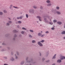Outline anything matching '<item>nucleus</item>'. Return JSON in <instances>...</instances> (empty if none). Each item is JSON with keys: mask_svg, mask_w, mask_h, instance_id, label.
I'll return each instance as SVG.
<instances>
[{"mask_svg": "<svg viewBox=\"0 0 65 65\" xmlns=\"http://www.w3.org/2000/svg\"><path fill=\"white\" fill-rule=\"evenodd\" d=\"M44 42V40H42L40 42H38V44L40 46H43V45L41 43V42L43 43V42Z\"/></svg>", "mask_w": 65, "mask_h": 65, "instance_id": "nucleus-1", "label": "nucleus"}, {"mask_svg": "<svg viewBox=\"0 0 65 65\" xmlns=\"http://www.w3.org/2000/svg\"><path fill=\"white\" fill-rule=\"evenodd\" d=\"M29 12L30 13H34V10L33 9H30L29 10Z\"/></svg>", "mask_w": 65, "mask_h": 65, "instance_id": "nucleus-2", "label": "nucleus"}, {"mask_svg": "<svg viewBox=\"0 0 65 65\" xmlns=\"http://www.w3.org/2000/svg\"><path fill=\"white\" fill-rule=\"evenodd\" d=\"M37 18L39 19V21H42V20H41V19H41V17H40V16H38L37 17Z\"/></svg>", "mask_w": 65, "mask_h": 65, "instance_id": "nucleus-3", "label": "nucleus"}, {"mask_svg": "<svg viewBox=\"0 0 65 65\" xmlns=\"http://www.w3.org/2000/svg\"><path fill=\"white\" fill-rule=\"evenodd\" d=\"M62 60L61 59H58L57 60V62L59 63H60L61 62H62Z\"/></svg>", "mask_w": 65, "mask_h": 65, "instance_id": "nucleus-4", "label": "nucleus"}, {"mask_svg": "<svg viewBox=\"0 0 65 65\" xmlns=\"http://www.w3.org/2000/svg\"><path fill=\"white\" fill-rule=\"evenodd\" d=\"M60 59L61 60H64V59H65V56H62V58H60Z\"/></svg>", "mask_w": 65, "mask_h": 65, "instance_id": "nucleus-5", "label": "nucleus"}, {"mask_svg": "<svg viewBox=\"0 0 65 65\" xmlns=\"http://www.w3.org/2000/svg\"><path fill=\"white\" fill-rule=\"evenodd\" d=\"M42 35V34L40 32H39L38 34V36H41Z\"/></svg>", "mask_w": 65, "mask_h": 65, "instance_id": "nucleus-6", "label": "nucleus"}, {"mask_svg": "<svg viewBox=\"0 0 65 65\" xmlns=\"http://www.w3.org/2000/svg\"><path fill=\"white\" fill-rule=\"evenodd\" d=\"M56 13L58 14H61V13L59 11H57L56 12Z\"/></svg>", "mask_w": 65, "mask_h": 65, "instance_id": "nucleus-7", "label": "nucleus"}, {"mask_svg": "<svg viewBox=\"0 0 65 65\" xmlns=\"http://www.w3.org/2000/svg\"><path fill=\"white\" fill-rule=\"evenodd\" d=\"M57 23L58 24H59V25H61V24H62V22L60 21L57 22Z\"/></svg>", "mask_w": 65, "mask_h": 65, "instance_id": "nucleus-8", "label": "nucleus"}, {"mask_svg": "<svg viewBox=\"0 0 65 65\" xmlns=\"http://www.w3.org/2000/svg\"><path fill=\"white\" fill-rule=\"evenodd\" d=\"M56 55H57L56 54H55L54 55V56H53V57L52 58V59H55L56 58Z\"/></svg>", "mask_w": 65, "mask_h": 65, "instance_id": "nucleus-9", "label": "nucleus"}, {"mask_svg": "<svg viewBox=\"0 0 65 65\" xmlns=\"http://www.w3.org/2000/svg\"><path fill=\"white\" fill-rule=\"evenodd\" d=\"M13 32H14V33H17L18 32V31H17L16 30H13Z\"/></svg>", "mask_w": 65, "mask_h": 65, "instance_id": "nucleus-10", "label": "nucleus"}, {"mask_svg": "<svg viewBox=\"0 0 65 65\" xmlns=\"http://www.w3.org/2000/svg\"><path fill=\"white\" fill-rule=\"evenodd\" d=\"M10 60H11L12 61H13L14 60V59L13 57H12L10 59Z\"/></svg>", "mask_w": 65, "mask_h": 65, "instance_id": "nucleus-11", "label": "nucleus"}, {"mask_svg": "<svg viewBox=\"0 0 65 65\" xmlns=\"http://www.w3.org/2000/svg\"><path fill=\"white\" fill-rule=\"evenodd\" d=\"M22 30H27V29L26 28L24 27H22Z\"/></svg>", "mask_w": 65, "mask_h": 65, "instance_id": "nucleus-12", "label": "nucleus"}, {"mask_svg": "<svg viewBox=\"0 0 65 65\" xmlns=\"http://www.w3.org/2000/svg\"><path fill=\"white\" fill-rule=\"evenodd\" d=\"M14 38H13V40H15V38L16 37H17V35H16L15 34V35L14 36Z\"/></svg>", "mask_w": 65, "mask_h": 65, "instance_id": "nucleus-13", "label": "nucleus"}, {"mask_svg": "<svg viewBox=\"0 0 65 65\" xmlns=\"http://www.w3.org/2000/svg\"><path fill=\"white\" fill-rule=\"evenodd\" d=\"M46 2H47V3H50L51 2V1L49 0H47L46 1Z\"/></svg>", "mask_w": 65, "mask_h": 65, "instance_id": "nucleus-14", "label": "nucleus"}, {"mask_svg": "<svg viewBox=\"0 0 65 65\" xmlns=\"http://www.w3.org/2000/svg\"><path fill=\"white\" fill-rule=\"evenodd\" d=\"M56 8L57 10H59L60 9V7L59 6H57L56 7Z\"/></svg>", "mask_w": 65, "mask_h": 65, "instance_id": "nucleus-15", "label": "nucleus"}, {"mask_svg": "<svg viewBox=\"0 0 65 65\" xmlns=\"http://www.w3.org/2000/svg\"><path fill=\"white\" fill-rule=\"evenodd\" d=\"M51 5H52V4H51V3H49V4H48L47 5V6H51Z\"/></svg>", "mask_w": 65, "mask_h": 65, "instance_id": "nucleus-16", "label": "nucleus"}, {"mask_svg": "<svg viewBox=\"0 0 65 65\" xmlns=\"http://www.w3.org/2000/svg\"><path fill=\"white\" fill-rule=\"evenodd\" d=\"M44 20L45 22H46V23H47V22H48V21H47V20H46V19L44 18Z\"/></svg>", "mask_w": 65, "mask_h": 65, "instance_id": "nucleus-17", "label": "nucleus"}, {"mask_svg": "<svg viewBox=\"0 0 65 65\" xmlns=\"http://www.w3.org/2000/svg\"><path fill=\"white\" fill-rule=\"evenodd\" d=\"M62 34H65V31H63L61 33Z\"/></svg>", "mask_w": 65, "mask_h": 65, "instance_id": "nucleus-18", "label": "nucleus"}, {"mask_svg": "<svg viewBox=\"0 0 65 65\" xmlns=\"http://www.w3.org/2000/svg\"><path fill=\"white\" fill-rule=\"evenodd\" d=\"M21 34H24V33H25V32L23 31H21Z\"/></svg>", "mask_w": 65, "mask_h": 65, "instance_id": "nucleus-19", "label": "nucleus"}, {"mask_svg": "<svg viewBox=\"0 0 65 65\" xmlns=\"http://www.w3.org/2000/svg\"><path fill=\"white\" fill-rule=\"evenodd\" d=\"M53 22L54 23H56L57 22V20H53Z\"/></svg>", "mask_w": 65, "mask_h": 65, "instance_id": "nucleus-20", "label": "nucleus"}, {"mask_svg": "<svg viewBox=\"0 0 65 65\" xmlns=\"http://www.w3.org/2000/svg\"><path fill=\"white\" fill-rule=\"evenodd\" d=\"M29 31L30 32H31V33H33L34 32V31L33 30H29Z\"/></svg>", "mask_w": 65, "mask_h": 65, "instance_id": "nucleus-21", "label": "nucleus"}, {"mask_svg": "<svg viewBox=\"0 0 65 65\" xmlns=\"http://www.w3.org/2000/svg\"><path fill=\"white\" fill-rule=\"evenodd\" d=\"M33 8H35V9H36V8H37V6H33Z\"/></svg>", "mask_w": 65, "mask_h": 65, "instance_id": "nucleus-22", "label": "nucleus"}, {"mask_svg": "<svg viewBox=\"0 0 65 65\" xmlns=\"http://www.w3.org/2000/svg\"><path fill=\"white\" fill-rule=\"evenodd\" d=\"M13 7H14V8H17V9H19V8L16 7H15L14 6H13Z\"/></svg>", "mask_w": 65, "mask_h": 65, "instance_id": "nucleus-23", "label": "nucleus"}, {"mask_svg": "<svg viewBox=\"0 0 65 65\" xmlns=\"http://www.w3.org/2000/svg\"><path fill=\"white\" fill-rule=\"evenodd\" d=\"M24 63V61H22L20 63L21 65H22V64H23Z\"/></svg>", "mask_w": 65, "mask_h": 65, "instance_id": "nucleus-24", "label": "nucleus"}, {"mask_svg": "<svg viewBox=\"0 0 65 65\" xmlns=\"http://www.w3.org/2000/svg\"><path fill=\"white\" fill-rule=\"evenodd\" d=\"M15 57L16 59H18V57L17 56V55H16V54H15Z\"/></svg>", "mask_w": 65, "mask_h": 65, "instance_id": "nucleus-25", "label": "nucleus"}, {"mask_svg": "<svg viewBox=\"0 0 65 65\" xmlns=\"http://www.w3.org/2000/svg\"><path fill=\"white\" fill-rule=\"evenodd\" d=\"M36 41H35V40H33L32 41V43H35L36 42Z\"/></svg>", "mask_w": 65, "mask_h": 65, "instance_id": "nucleus-26", "label": "nucleus"}, {"mask_svg": "<svg viewBox=\"0 0 65 65\" xmlns=\"http://www.w3.org/2000/svg\"><path fill=\"white\" fill-rule=\"evenodd\" d=\"M26 16L27 18H28V14H26Z\"/></svg>", "mask_w": 65, "mask_h": 65, "instance_id": "nucleus-27", "label": "nucleus"}, {"mask_svg": "<svg viewBox=\"0 0 65 65\" xmlns=\"http://www.w3.org/2000/svg\"><path fill=\"white\" fill-rule=\"evenodd\" d=\"M50 32L48 31H46L45 32V33L46 34H48V33H49Z\"/></svg>", "mask_w": 65, "mask_h": 65, "instance_id": "nucleus-28", "label": "nucleus"}, {"mask_svg": "<svg viewBox=\"0 0 65 65\" xmlns=\"http://www.w3.org/2000/svg\"><path fill=\"white\" fill-rule=\"evenodd\" d=\"M3 14V12H0V15H1Z\"/></svg>", "mask_w": 65, "mask_h": 65, "instance_id": "nucleus-29", "label": "nucleus"}, {"mask_svg": "<svg viewBox=\"0 0 65 65\" xmlns=\"http://www.w3.org/2000/svg\"><path fill=\"white\" fill-rule=\"evenodd\" d=\"M18 24H21V23H22V22L20 21H19L18 22Z\"/></svg>", "mask_w": 65, "mask_h": 65, "instance_id": "nucleus-30", "label": "nucleus"}, {"mask_svg": "<svg viewBox=\"0 0 65 65\" xmlns=\"http://www.w3.org/2000/svg\"><path fill=\"white\" fill-rule=\"evenodd\" d=\"M4 13H6L7 12V11L5 10H4Z\"/></svg>", "mask_w": 65, "mask_h": 65, "instance_id": "nucleus-31", "label": "nucleus"}, {"mask_svg": "<svg viewBox=\"0 0 65 65\" xmlns=\"http://www.w3.org/2000/svg\"><path fill=\"white\" fill-rule=\"evenodd\" d=\"M29 36L30 38H32V36L30 35H29Z\"/></svg>", "mask_w": 65, "mask_h": 65, "instance_id": "nucleus-32", "label": "nucleus"}, {"mask_svg": "<svg viewBox=\"0 0 65 65\" xmlns=\"http://www.w3.org/2000/svg\"><path fill=\"white\" fill-rule=\"evenodd\" d=\"M40 9H43V7L41 6H40Z\"/></svg>", "mask_w": 65, "mask_h": 65, "instance_id": "nucleus-33", "label": "nucleus"}, {"mask_svg": "<svg viewBox=\"0 0 65 65\" xmlns=\"http://www.w3.org/2000/svg\"><path fill=\"white\" fill-rule=\"evenodd\" d=\"M52 11L53 12H55V10L53 9H52Z\"/></svg>", "mask_w": 65, "mask_h": 65, "instance_id": "nucleus-34", "label": "nucleus"}, {"mask_svg": "<svg viewBox=\"0 0 65 65\" xmlns=\"http://www.w3.org/2000/svg\"><path fill=\"white\" fill-rule=\"evenodd\" d=\"M49 23L50 25H53V22H50Z\"/></svg>", "mask_w": 65, "mask_h": 65, "instance_id": "nucleus-35", "label": "nucleus"}, {"mask_svg": "<svg viewBox=\"0 0 65 65\" xmlns=\"http://www.w3.org/2000/svg\"><path fill=\"white\" fill-rule=\"evenodd\" d=\"M44 34L42 35L41 36V37H43L44 36Z\"/></svg>", "mask_w": 65, "mask_h": 65, "instance_id": "nucleus-36", "label": "nucleus"}, {"mask_svg": "<svg viewBox=\"0 0 65 65\" xmlns=\"http://www.w3.org/2000/svg\"><path fill=\"white\" fill-rule=\"evenodd\" d=\"M22 16L20 17H19L20 19H22Z\"/></svg>", "mask_w": 65, "mask_h": 65, "instance_id": "nucleus-37", "label": "nucleus"}, {"mask_svg": "<svg viewBox=\"0 0 65 65\" xmlns=\"http://www.w3.org/2000/svg\"><path fill=\"white\" fill-rule=\"evenodd\" d=\"M46 62H50V60H48L46 61Z\"/></svg>", "mask_w": 65, "mask_h": 65, "instance_id": "nucleus-38", "label": "nucleus"}, {"mask_svg": "<svg viewBox=\"0 0 65 65\" xmlns=\"http://www.w3.org/2000/svg\"><path fill=\"white\" fill-rule=\"evenodd\" d=\"M7 26H9V23H7Z\"/></svg>", "mask_w": 65, "mask_h": 65, "instance_id": "nucleus-39", "label": "nucleus"}, {"mask_svg": "<svg viewBox=\"0 0 65 65\" xmlns=\"http://www.w3.org/2000/svg\"><path fill=\"white\" fill-rule=\"evenodd\" d=\"M52 30H54L55 29V28L54 27H52L51 28Z\"/></svg>", "mask_w": 65, "mask_h": 65, "instance_id": "nucleus-40", "label": "nucleus"}, {"mask_svg": "<svg viewBox=\"0 0 65 65\" xmlns=\"http://www.w3.org/2000/svg\"><path fill=\"white\" fill-rule=\"evenodd\" d=\"M45 60V58H43L42 59V60L43 61V60Z\"/></svg>", "mask_w": 65, "mask_h": 65, "instance_id": "nucleus-41", "label": "nucleus"}, {"mask_svg": "<svg viewBox=\"0 0 65 65\" xmlns=\"http://www.w3.org/2000/svg\"><path fill=\"white\" fill-rule=\"evenodd\" d=\"M17 20H19L20 19V17H17Z\"/></svg>", "mask_w": 65, "mask_h": 65, "instance_id": "nucleus-42", "label": "nucleus"}, {"mask_svg": "<svg viewBox=\"0 0 65 65\" xmlns=\"http://www.w3.org/2000/svg\"><path fill=\"white\" fill-rule=\"evenodd\" d=\"M60 57H61V58H62V55L60 54Z\"/></svg>", "mask_w": 65, "mask_h": 65, "instance_id": "nucleus-43", "label": "nucleus"}, {"mask_svg": "<svg viewBox=\"0 0 65 65\" xmlns=\"http://www.w3.org/2000/svg\"><path fill=\"white\" fill-rule=\"evenodd\" d=\"M46 54L47 55V56H48V52H47L46 53Z\"/></svg>", "mask_w": 65, "mask_h": 65, "instance_id": "nucleus-44", "label": "nucleus"}, {"mask_svg": "<svg viewBox=\"0 0 65 65\" xmlns=\"http://www.w3.org/2000/svg\"><path fill=\"white\" fill-rule=\"evenodd\" d=\"M17 55H19V52H17Z\"/></svg>", "mask_w": 65, "mask_h": 65, "instance_id": "nucleus-45", "label": "nucleus"}, {"mask_svg": "<svg viewBox=\"0 0 65 65\" xmlns=\"http://www.w3.org/2000/svg\"><path fill=\"white\" fill-rule=\"evenodd\" d=\"M9 23H10V24H11V21H9Z\"/></svg>", "mask_w": 65, "mask_h": 65, "instance_id": "nucleus-46", "label": "nucleus"}, {"mask_svg": "<svg viewBox=\"0 0 65 65\" xmlns=\"http://www.w3.org/2000/svg\"><path fill=\"white\" fill-rule=\"evenodd\" d=\"M4 58L5 59H7V57H4Z\"/></svg>", "mask_w": 65, "mask_h": 65, "instance_id": "nucleus-47", "label": "nucleus"}, {"mask_svg": "<svg viewBox=\"0 0 65 65\" xmlns=\"http://www.w3.org/2000/svg\"><path fill=\"white\" fill-rule=\"evenodd\" d=\"M12 6H13V5H10V7H12Z\"/></svg>", "mask_w": 65, "mask_h": 65, "instance_id": "nucleus-48", "label": "nucleus"}, {"mask_svg": "<svg viewBox=\"0 0 65 65\" xmlns=\"http://www.w3.org/2000/svg\"><path fill=\"white\" fill-rule=\"evenodd\" d=\"M17 28H20V26L19 25H18L17 26Z\"/></svg>", "mask_w": 65, "mask_h": 65, "instance_id": "nucleus-49", "label": "nucleus"}, {"mask_svg": "<svg viewBox=\"0 0 65 65\" xmlns=\"http://www.w3.org/2000/svg\"><path fill=\"white\" fill-rule=\"evenodd\" d=\"M28 57H27L26 58V60H28Z\"/></svg>", "mask_w": 65, "mask_h": 65, "instance_id": "nucleus-50", "label": "nucleus"}, {"mask_svg": "<svg viewBox=\"0 0 65 65\" xmlns=\"http://www.w3.org/2000/svg\"><path fill=\"white\" fill-rule=\"evenodd\" d=\"M9 8L10 9H11V8H12V7H10V6L9 7Z\"/></svg>", "mask_w": 65, "mask_h": 65, "instance_id": "nucleus-51", "label": "nucleus"}, {"mask_svg": "<svg viewBox=\"0 0 65 65\" xmlns=\"http://www.w3.org/2000/svg\"><path fill=\"white\" fill-rule=\"evenodd\" d=\"M4 65H8V64H4Z\"/></svg>", "mask_w": 65, "mask_h": 65, "instance_id": "nucleus-52", "label": "nucleus"}, {"mask_svg": "<svg viewBox=\"0 0 65 65\" xmlns=\"http://www.w3.org/2000/svg\"><path fill=\"white\" fill-rule=\"evenodd\" d=\"M3 45H5V43H3V44H2Z\"/></svg>", "mask_w": 65, "mask_h": 65, "instance_id": "nucleus-53", "label": "nucleus"}, {"mask_svg": "<svg viewBox=\"0 0 65 65\" xmlns=\"http://www.w3.org/2000/svg\"><path fill=\"white\" fill-rule=\"evenodd\" d=\"M27 62H28V63H30L31 61H28Z\"/></svg>", "mask_w": 65, "mask_h": 65, "instance_id": "nucleus-54", "label": "nucleus"}, {"mask_svg": "<svg viewBox=\"0 0 65 65\" xmlns=\"http://www.w3.org/2000/svg\"><path fill=\"white\" fill-rule=\"evenodd\" d=\"M63 39H65V37H63Z\"/></svg>", "mask_w": 65, "mask_h": 65, "instance_id": "nucleus-55", "label": "nucleus"}, {"mask_svg": "<svg viewBox=\"0 0 65 65\" xmlns=\"http://www.w3.org/2000/svg\"><path fill=\"white\" fill-rule=\"evenodd\" d=\"M55 65V63H53L52 65Z\"/></svg>", "mask_w": 65, "mask_h": 65, "instance_id": "nucleus-56", "label": "nucleus"}, {"mask_svg": "<svg viewBox=\"0 0 65 65\" xmlns=\"http://www.w3.org/2000/svg\"><path fill=\"white\" fill-rule=\"evenodd\" d=\"M64 28H65V23H64Z\"/></svg>", "mask_w": 65, "mask_h": 65, "instance_id": "nucleus-57", "label": "nucleus"}, {"mask_svg": "<svg viewBox=\"0 0 65 65\" xmlns=\"http://www.w3.org/2000/svg\"><path fill=\"white\" fill-rule=\"evenodd\" d=\"M40 55L41 56V53H40Z\"/></svg>", "mask_w": 65, "mask_h": 65, "instance_id": "nucleus-58", "label": "nucleus"}, {"mask_svg": "<svg viewBox=\"0 0 65 65\" xmlns=\"http://www.w3.org/2000/svg\"><path fill=\"white\" fill-rule=\"evenodd\" d=\"M37 23H38L39 22L38 21H37Z\"/></svg>", "mask_w": 65, "mask_h": 65, "instance_id": "nucleus-59", "label": "nucleus"}, {"mask_svg": "<svg viewBox=\"0 0 65 65\" xmlns=\"http://www.w3.org/2000/svg\"><path fill=\"white\" fill-rule=\"evenodd\" d=\"M40 26H42V25L40 24Z\"/></svg>", "mask_w": 65, "mask_h": 65, "instance_id": "nucleus-60", "label": "nucleus"}, {"mask_svg": "<svg viewBox=\"0 0 65 65\" xmlns=\"http://www.w3.org/2000/svg\"><path fill=\"white\" fill-rule=\"evenodd\" d=\"M2 51H4V50H2Z\"/></svg>", "mask_w": 65, "mask_h": 65, "instance_id": "nucleus-61", "label": "nucleus"}, {"mask_svg": "<svg viewBox=\"0 0 65 65\" xmlns=\"http://www.w3.org/2000/svg\"><path fill=\"white\" fill-rule=\"evenodd\" d=\"M26 31H27V32H28V30H26Z\"/></svg>", "mask_w": 65, "mask_h": 65, "instance_id": "nucleus-62", "label": "nucleus"}, {"mask_svg": "<svg viewBox=\"0 0 65 65\" xmlns=\"http://www.w3.org/2000/svg\"><path fill=\"white\" fill-rule=\"evenodd\" d=\"M41 33H42V31H41Z\"/></svg>", "mask_w": 65, "mask_h": 65, "instance_id": "nucleus-63", "label": "nucleus"}, {"mask_svg": "<svg viewBox=\"0 0 65 65\" xmlns=\"http://www.w3.org/2000/svg\"><path fill=\"white\" fill-rule=\"evenodd\" d=\"M9 20H10V18H9Z\"/></svg>", "mask_w": 65, "mask_h": 65, "instance_id": "nucleus-64", "label": "nucleus"}]
</instances>
